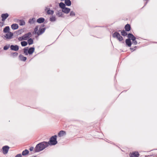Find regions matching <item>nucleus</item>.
I'll return each mask as SVG.
<instances>
[{
  "instance_id": "1",
  "label": "nucleus",
  "mask_w": 157,
  "mask_h": 157,
  "mask_svg": "<svg viewBox=\"0 0 157 157\" xmlns=\"http://www.w3.org/2000/svg\"><path fill=\"white\" fill-rule=\"evenodd\" d=\"M49 146V143L47 142H43L37 144L34 148L35 151L38 152L42 151Z\"/></svg>"
},
{
  "instance_id": "9",
  "label": "nucleus",
  "mask_w": 157,
  "mask_h": 157,
  "mask_svg": "<svg viewBox=\"0 0 157 157\" xmlns=\"http://www.w3.org/2000/svg\"><path fill=\"white\" fill-rule=\"evenodd\" d=\"M139 154L138 152L136 151L132 152L130 154L131 157H138Z\"/></svg>"
},
{
  "instance_id": "18",
  "label": "nucleus",
  "mask_w": 157,
  "mask_h": 157,
  "mask_svg": "<svg viewBox=\"0 0 157 157\" xmlns=\"http://www.w3.org/2000/svg\"><path fill=\"white\" fill-rule=\"evenodd\" d=\"M10 29V28L9 26H6L4 29L3 31L5 33H8L10 32L9 31Z\"/></svg>"
},
{
  "instance_id": "11",
  "label": "nucleus",
  "mask_w": 157,
  "mask_h": 157,
  "mask_svg": "<svg viewBox=\"0 0 157 157\" xmlns=\"http://www.w3.org/2000/svg\"><path fill=\"white\" fill-rule=\"evenodd\" d=\"M66 134V133L65 131H61L58 133V136L59 137H61L65 135Z\"/></svg>"
},
{
  "instance_id": "6",
  "label": "nucleus",
  "mask_w": 157,
  "mask_h": 157,
  "mask_svg": "<svg viewBox=\"0 0 157 157\" xmlns=\"http://www.w3.org/2000/svg\"><path fill=\"white\" fill-rule=\"evenodd\" d=\"M13 35V34L11 32H9L6 34L5 37L7 39H11L12 38Z\"/></svg>"
},
{
  "instance_id": "38",
  "label": "nucleus",
  "mask_w": 157,
  "mask_h": 157,
  "mask_svg": "<svg viewBox=\"0 0 157 157\" xmlns=\"http://www.w3.org/2000/svg\"><path fill=\"white\" fill-rule=\"evenodd\" d=\"M34 149V147H31L30 149L29 150L30 151H32Z\"/></svg>"
},
{
  "instance_id": "19",
  "label": "nucleus",
  "mask_w": 157,
  "mask_h": 157,
  "mask_svg": "<svg viewBox=\"0 0 157 157\" xmlns=\"http://www.w3.org/2000/svg\"><path fill=\"white\" fill-rule=\"evenodd\" d=\"M44 19L43 18H40L37 20V22L39 23L43 22L44 21Z\"/></svg>"
},
{
  "instance_id": "39",
  "label": "nucleus",
  "mask_w": 157,
  "mask_h": 157,
  "mask_svg": "<svg viewBox=\"0 0 157 157\" xmlns=\"http://www.w3.org/2000/svg\"><path fill=\"white\" fill-rule=\"evenodd\" d=\"M58 14L59 15V16H60L62 14V13H58Z\"/></svg>"
},
{
  "instance_id": "5",
  "label": "nucleus",
  "mask_w": 157,
  "mask_h": 157,
  "mask_svg": "<svg viewBox=\"0 0 157 157\" xmlns=\"http://www.w3.org/2000/svg\"><path fill=\"white\" fill-rule=\"evenodd\" d=\"M9 148V147L7 146H4L2 148L3 154H6L8 153Z\"/></svg>"
},
{
  "instance_id": "28",
  "label": "nucleus",
  "mask_w": 157,
  "mask_h": 157,
  "mask_svg": "<svg viewBox=\"0 0 157 157\" xmlns=\"http://www.w3.org/2000/svg\"><path fill=\"white\" fill-rule=\"evenodd\" d=\"M27 42L26 41H23L21 42V44L22 46H25L27 44Z\"/></svg>"
},
{
  "instance_id": "21",
  "label": "nucleus",
  "mask_w": 157,
  "mask_h": 157,
  "mask_svg": "<svg viewBox=\"0 0 157 157\" xmlns=\"http://www.w3.org/2000/svg\"><path fill=\"white\" fill-rule=\"evenodd\" d=\"M125 29L126 31H129L130 30V25L128 24H127L125 27Z\"/></svg>"
},
{
  "instance_id": "33",
  "label": "nucleus",
  "mask_w": 157,
  "mask_h": 157,
  "mask_svg": "<svg viewBox=\"0 0 157 157\" xmlns=\"http://www.w3.org/2000/svg\"><path fill=\"white\" fill-rule=\"evenodd\" d=\"M10 47V45H6L4 47L3 49L5 50H7Z\"/></svg>"
},
{
  "instance_id": "37",
  "label": "nucleus",
  "mask_w": 157,
  "mask_h": 157,
  "mask_svg": "<svg viewBox=\"0 0 157 157\" xmlns=\"http://www.w3.org/2000/svg\"><path fill=\"white\" fill-rule=\"evenodd\" d=\"M21 154H18L16 155L15 157H21Z\"/></svg>"
},
{
  "instance_id": "4",
  "label": "nucleus",
  "mask_w": 157,
  "mask_h": 157,
  "mask_svg": "<svg viewBox=\"0 0 157 157\" xmlns=\"http://www.w3.org/2000/svg\"><path fill=\"white\" fill-rule=\"evenodd\" d=\"M113 36V37L116 38L120 41L122 40L123 39L122 37L117 32H115Z\"/></svg>"
},
{
  "instance_id": "7",
  "label": "nucleus",
  "mask_w": 157,
  "mask_h": 157,
  "mask_svg": "<svg viewBox=\"0 0 157 157\" xmlns=\"http://www.w3.org/2000/svg\"><path fill=\"white\" fill-rule=\"evenodd\" d=\"M10 49L11 50H14V51H17L19 49V47L17 45H11L10 46Z\"/></svg>"
},
{
  "instance_id": "22",
  "label": "nucleus",
  "mask_w": 157,
  "mask_h": 157,
  "mask_svg": "<svg viewBox=\"0 0 157 157\" xmlns=\"http://www.w3.org/2000/svg\"><path fill=\"white\" fill-rule=\"evenodd\" d=\"M65 2L67 6H70L71 5V2L70 0H65Z\"/></svg>"
},
{
  "instance_id": "16",
  "label": "nucleus",
  "mask_w": 157,
  "mask_h": 157,
  "mask_svg": "<svg viewBox=\"0 0 157 157\" xmlns=\"http://www.w3.org/2000/svg\"><path fill=\"white\" fill-rule=\"evenodd\" d=\"M45 10L46 11L47 10V13L48 14H52L54 13V11L53 10H48V8L47 7L46 8Z\"/></svg>"
},
{
  "instance_id": "8",
  "label": "nucleus",
  "mask_w": 157,
  "mask_h": 157,
  "mask_svg": "<svg viewBox=\"0 0 157 157\" xmlns=\"http://www.w3.org/2000/svg\"><path fill=\"white\" fill-rule=\"evenodd\" d=\"M25 40H27L28 38L31 37L32 34L31 33H28L23 36Z\"/></svg>"
},
{
  "instance_id": "27",
  "label": "nucleus",
  "mask_w": 157,
  "mask_h": 157,
  "mask_svg": "<svg viewBox=\"0 0 157 157\" xmlns=\"http://www.w3.org/2000/svg\"><path fill=\"white\" fill-rule=\"evenodd\" d=\"M59 6L60 7H61L63 9V8H64L65 7V6L64 4L62 2H60L59 4Z\"/></svg>"
},
{
  "instance_id": "14",
  "label": "nucleus",
  "mask_w": 157,
  "mask_h": 157,
  "mask_svg": "<svg viewBox=\"0 0 157 157\" xmlns=\"http://www.w3.org/2000/svg\"><path fill=\"white\" fill-rule=\"evenodd\" d=\"M130 40V39L129 38L128 39H127L125 40L126 44L129 47H130L131 45V42Z\"/></svg>"
},
{
  "instance_id": "23",
  "label": "nucleus",
  "mask_w": 157,
  "mask_h": 157,
  "mask_svg": "<svg viewBox=\"0 0 157 157\" xmlns=\"http://www.w3.org/2000/svg\"><path fill=\"white\" fill-rule=\"evenodd\" d=\"M29 153V151L26 149L24 151L22 152V155H27Z\"/></svg>"
},
{
  "instance_id": "15",
  "label": "nucleus",
  "mask_w": 157,
  "mask_h": 157,
  "mask_svg": "<svg viewBox=\"0 0 157 157\" xmlns=\"http://www.w3.org/2000/svg\"><path fill=\"white\" fill-rule=\"evenodd\" d=\"M11 26L12 29L13 30L17 29L18 28V25L16 24H13Z\"/></svg>"
},
{
  "instance_id": "34",
  "label": "nucleus",
  "mask_w": 157,
  "mask_h": 157,
  "mask_svg": "<svg viewBox=\"0 0 157 157\" xmlns=\"http://www.w3.org/2000/svg\"><path fill=\"white\" fill-rule=\"evenodd\" d=\"M18 40L20 41H21L22 40H25L23 36L22 37H19L18 38Z\"/></svg>"
},
{
  "instance_id": "3",
  "label": "nucleus",
  "mask_w": 157,
  "mask_h": 157,
  "mask_svg": "<svg viewBox=\"0 0 157 157\" xmlns=\"http://www.w3.org/2000/svg\"><path fill=\"white\" fill-rule=\"evenodd\" d=\"M128 37L132 41V44L134 45H136L137 44V42L136 40L135 37L132 34L129 33L128 36Z\"/></svg>"
},
{
  "instance_id": "25",
  "label": "nucleus",
  "mask_w": 157,
  "mask_h": 157,
  "mask_svg": "<svg viewBox=\"0 0 157 157\" xmlns=\"http://www.w3.org/2000/svg\"><path fill=\"white\" fill-rule=\"evenodd\" d=\"M36 21V19L35 18H32L29 20V22L30 24H33Z\"/></svg>"
},
{
  "instance_id": "2",
  "label": "nucleus",
  "mask_w": 157,
  "mask_h": 157,
  "mask_svg": "<svg viewBox=\"0 0 157 157\" xmlns=\"http://www.w3.org/2000/svg\"><path fill=\"white\" fill-rule=\"evenodd\" d=\"M57 136L56 135L52 136L50 139L49 142L47 143H49V145H55L57 144L56 140Z\"/></svg>"
},
{
  "instance_id": "13",
  "label": "nucleus",
  "mask_w": 157,
  "mask_h": 157,
  "mask_svg": "<svg viewBox=\"0 0 157 157\" xmlns=\"http://www.w3.org/2000/svg\"><path fill=\"white\" fill-rule=\"evenodd\" d=\"M62 10L63 12L67 13L70 11V9L65 7L64 8H63Z\"/></svg>"
},
{
  "instance_id": "24",
  "label": "nucleus",
  "mask_w": 157,
  "mask_h": 157,
  "mask_svg": "<svg viewBox=\"0 0 157 157\" xmlns=\"http://www.w3.org/2000/svg\"><path fill=\"white\" fill-rule=\"evenodd\" d=\"M28 48H25L24 49V53L25 55H28Z\"/></svg>"
},
{
  "instance_id": "20",
  "label": "nucleus",
  "mask_w": 157,
  "mask_h": 157,
  "mask_svg": "<svg viewBox=\"0 0 157 157\" xmlns=\"http://www.w3.org/2000/svg\"><path fill=\"white\" fill-rule=\"evenodd\" d=\"M19 58L21 60L23 61H25L26 59V58L22 55H20L19 56Z\"/></svg>"
},
{
  "instance_id": "36",
  "label": "nucleus",
  "mask_w": 157,
  "mask_h": 157,
  "mask_svg": "<svg viewBox=\"0 0 157 157\" xmlns=\"http://www.w3.org/2000/svg\"><path fill=\"white\" fill-rule=\"evenodd\" d=\"M70 15L72 16H74L75 15V13L73 11H71L70 13Z\"/></svg>"
},
{
  "instance_id": "32",
  "label": "nucleus",
  "mask_w": 157,
  "mask_h": 157,
  "mask_svg": "<svg viewBox=\"0 0 157 157\" xmlns=\"http://www.w3.org/2000/svg\"><path fill=\"white\" fill-rule=\"evenodd\" d=\"M56 18L54 16H52L50 18V20L51 21H56Z\"/></svg>"
},
{
  "instance_id": "29",
  "label": "nucleus",
  "mask_w": 157,
  "mask_h": 157,
  "mask_svg": "<svg viewBox=\"0 0 157 157\" xmlns=\"http://www.w3.org/2000/svg\"><path fill=\"white\" fill-rule=\"evenodd\" d=\"M17 55L18 53L17 52L13 53L11 54V56L13 57L17 56Z\"/></svg>"
},
{
  "instance_id": "30",
  "label": "nucleus",
  "mask_w": 157,
  "mask_h": 157,
  "mask_svg": "<svg viewBox=\"0 0 157 157\" xmlns=\"http://www.w3.org/2000/svg\"><path fill=\"white\" fill-rule=\"evenodd\" d=\"M19 24L21 25H25V22L24 21L20 20Z\"/></svg>"
},
{
  "instance_id": "26",
  "label": "nucleus",
  "mask_w": 157,
  "mask_h": 157,
  "mask_svg": "<svg viewBox=\"0 0 157 157\" xmlns=\"http://www.w3.org/2000/svg\"><path fill=\"white\" fill-rule=\"evenodd\" d=\"M28 43L29 45H31L33 43V40L31 38H30L28 40Z\"/></svg>"
},
{
  "instance_id": "35",
  "label": "nucleus",
  "mask_w": 157,
  "mask_h": 157,
  "mask_svg": "<svg viewBox=\"0 0 157 157\" xmlns=\"http://www.w3.org/2000/svg\"><path fill=\"white\" fill-rule=\"evenodd\" d=\"M38 28L37 27H36L35 29H34V33L35 34H37V33L38 32Z\"/></svg>"
},
{
  "instance_id": "31",
  "label": "nucleus",
  "mask_w": 157,
  "mask_h": 157,
  "mask_svg": "<svg viewBox=\"0 0 157 157\" xmlns=\"http://www.w3.org/2000/svg\"><path fill=\"white\" fill-rule=\"evenodd\" d=\"M121 34L123 36H125L127 35V33L125 31L123 30L121 32Z\"/></svg>"
},
{
  "instance_id": "17",
  "label": "nucleus",
  "mask_w": 157,
  "mask_h": 157,
  "mask_svg": "<svg viewBox=\"0 0 157 157\" xmlns=\"http://www.w3.org/2000/svg\"><path fill=\"white\" fill-rule=\"evenodd\" d=\"M34 48L33 47L30 48L29 49L28 51V53L29 54H32L34 51Z\"/></svg>"
},
{
  "instance_id": "10",
  "label": "nucleus",
  "mask_w": 157,
  "mask_h": 157,
  "mask_svg": "<svg viewBox=\"0 0 157 157\" xmlns=\"http://www.w3.org/2000/svg\"><path fill=\"white\" fill-rule=\"evenodd\" d=\"M8 16L9 14L7 13L2 14L1 15V17L2 18V21H4Z\"/></svg>"
},
{
  "instance_id": "12",
  "label": "nucleus",
  "mask_w": 157,
  "mask_h": 157,
  "mask_svg": "<svg viewBox=\"0 0 157 157\" xmlns=\"http://www.w3.org/2000/svg\"><path fill=\"white\" fill-rule=\"evenodd\" d=\"M45 29L44 28H40L39 31L37 33L38 35H39L43 33L45 31Z\"/></svg>"
}]
</instances>
